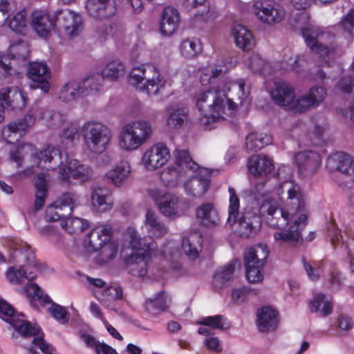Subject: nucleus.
Here are the masks:
<instances>
[{"instance_id": "f257e3e1", "label": "nucleus", "mask_w": 354, "mask_h": 354, "mask_svg": "<svg viewBox=\"0 0 354 354\" xmlns=\"http://www.w3.org/2000/svg\"><path fill=\"white\" fill-rule=\"evenodd\" d=\"M230 194L228 217L229 225H236L235 230L242 238L255 236L261 227V217L266 223L273 228L288 230L276 232L274 240L279 244H294L302 241L301 232L308 222V211L306 197L301 193L300 187L294 181L287 179L280 183L277 193L283 205L279 207L274 199L266 198L261 205L257 203L249 204L239 215L240 201L235 190L229 187Z\"/></svg>"}, {"instance_id": "f03ea898", "label": "nucleus", "mask_w": 354, "mask_h": 354, "mask_svg": "<svg viewBox=\"0 0 354 354\" xmlns=\"http://www.w3.org/2000/svg\"><path fill=\"white\" fill-rule=\"evenodd\" d=\"M250 92L246 80L239 78L198 93L196 106L201 113L200 124L205 129H214L217 123L232 115L247 100Z\"/></svg>"}, {"instance_id": "7ed1b4c3", "label": "nucleus", "mask_w": 354, "mask_h": 354, "mask_svg": "<svg viewBox=\"0 0 354 354\" xmlns=\"http://www.w3.org/2000/svg\"><path fill=\"white\" fill-rule=\"evenodd\" d=\"M326 94L324 87L315 86L308 93L296 97L294 86L285 81L276 82L270 93L277 105L293 113H303L318 107L324 101Z\"/></svg>"}, {"instance_id": "20e7f679", "label": "nucleus", "mask_w": 354, "mask_h": 354, "mask_svg": "<svg viewBox=\"0 0 354 354\" xmlns=\"http://www.w3.org/2000/svg\"><path fill=\"white\" fill-rule=\"evenodd\" d=\"M35 158L38 160V165L42 163L53 164L49 168L54 169L59 166V178L64 183H70V179L80 180L82 183L88 181L93 177L92 169L87 165L81 163L76 159H68L66 153L53 146H48L45 149L37 153Z\"/></svg>"}, {"instance_id": "39448f33", "label": "nucleus", "mask_w": 354, "mask_h": 354, "mask_svg": "<svg viewBox=\"0 0 354 354\" xmlns=\"http://www.w3.org/2000/svg\"><path fill=\"white\" fill-rule=\"evenodd\" d=\"M124 237L133 250V252L124 259L127 272L133 275L145 276L149 261L158 255L167 256L165 251L158 250L153 243H146L142 239L133 227H129L126 230Z\"/></svg>"}, {"instance_id": "423d86ee", "label": "nucleus", "mask_w": 354, "mask_h": 354, "mask_svg": "<svg viewBox=\"0 0 354 354\" xmlns=\"http://www.w3.org/2000/svg\"><path fill=\"white\" fill-rule=\"evenodd\" d=\"M129 82L138 91L149 97L164 94L169 85L167 80L160 74L153 64L133 66L129 74Z\"/></svg>"}, {"instance_id": "0eeeda50", "label": "nucleus", "mask_w": 354, "mask_h": 354, "mask_svg": "<svg viewBox=\"0 0 354 354\" xmlns=\"http://www.w3.org/2000/svg\"><path fill=\"white\" fill-rule=\"evenodd\" d=\"M149 122L140 119L130 122L121 128L118 138L119 147L124 151H133L145 144L152 135Z\"/></svg>"}, {"instance_id": "6e6552de", "label": "nucleus", "mask_w": 354, "mask_h": 354, "mask_svg": "<svg viewBox=\"0 0 354 354\" xmlns=\"http://www.w3.org/2000/svg\"><path fill=\"white\" fill-rule=\"evenodd\" d=\"M80 132L88 150L96 154L107 149L113 137L111 129L96 120L85 122L81 127Z\"/></svg>"}, {"instance_id": "1a4fd4ad", "label": "nucleus", "mask_w": 354, "mask_h": 354, "mask_svg": "<svg viewBox=\"0 0 354 354\" xmlns=\"http://www.w3.org/2000/svg\"><path fill=\"white\" fill-rule=\"evenodd\" d=\"M301 34L306 46L322 59H332L335 57V49L328 46L326 40H331L333 36L322 27L315 24H308L302 28Z\"/></svg>"}, {"instance_id": "9d476101", "label": "nucleus", "mask_w": 354, "mask_h": 354, "mask_svg": "<svg viewBox=\"0 0 354 354\" xmlns=\"http://www.w3.org/2000/svg\"><path fill=\"white\" fill-rule=\"evenodd\" d=\"M269 253L268 246L263 243L249 248L245 252V275L250 283H261L263 280V270Z\"/></svg>"}, {"instance_id": "9b49d317", "label": "nucleus", "mask_w": 354, "mask_h": 354, "mask_svg": "<svg viewBox=\"0 0 354 354\" xmlns=\"http://www.w3.org/2000/svg\"><path fill=\"white\" fill-rule=\"evenodd\" d=\"M149 196L154 201L160 212L165 217L176 218L182 216L188 209L189 205L178 196L156 189H150Z\"/></svg>"}, {"instance_id": "f8f14e48", "label": "nucleus", "mask_w": 354, "mask_h": 354, "mask_svg": "<svg viewBox=\"0 0 354 354\" xmlns=\"http://www.w3.org/2000/svg\"><path fill=\"white\" fill-rule=\"evenodd\" d=\"M175 156V165L165 168L160 176L162 183L169 187H175L178 185L186 169L195 171L198 167V165L192 160L187 151L176 150Z\"/></svg>"}, {"instance_id": "ddd939ff", "label": "nucleus", "mask_w": 354, "mask_h": 354, "mask_svg": "<svg viewBox=\"0 0 354 354\" xmlns=\"http://www.w3.org/2000/svg\"><path fill=\"white\" fill-rule=\"evenodd\" d=\"M44 108L34 105L24 116L15 122H10L2 131V135L8 143L13 144L34 125L36 120L43 118Z\"/></svg>"}, {"instance_id": "4468645a", "label": "nucleus", "mask_w": 354, "mask_h": 354, "mask_svg": "<svg viewBox=\"0 0 354 354\" xmlns=\"http://www.w3.org/2000/svg\"><path fill=\"white\" fill-rule=\"evenodd\" d=\"M20 317H23L24 315H17L13 307L0 298V318L9 323L15 330L24 337L39 335L41 329L38 325L26 321Z\"/></svg>"}, {"instance_id": "2eb2a0df", "label": "nucleus", "mask_w": 354, "mask_h": 354, "mask_svg": "<svg viewBox=\"0 0 354 354\" xmlns=\"http://www.w3.org/2000/svg\"><path fill=\"white\" fill-rule=\"evenodd\" d=\"M253 9L259 20L270 26L281 23L286 15L283 6L273 0H257L253 3Z\"/></svg>"}, {"instance_id": "dca6fc26", "label": "nucleus", "mask_w": 354, "mask_h": 354, "mask_svg": "<svg viewBox=\"0 0 354 354\" xmlns=\"http://www.w3.org/2000/svg\"><path fill=\"white\" fill-rule=\"evenodd\" d=\"M170 158L169 150L162 142L150 146L142 154L141 162L148 171H155L165 165Z\"/></svg>"}, {"instance_id": "f3484780", "label": "nucleus", "mask_w": 354, "mask_h": 354, "mask_svg": "<svg viewBox=\"0 0 354 354\" xmlns=\"http://www.w3.org/2000/svg\"><path fill=\"white\" fill-rule=\"evenodd\" d=\"M112 235L113 227L109 223H97L86 235L83 245L88 251H95L111 241Z\"/></svg>"}, {"instance_id": "a211bd4d", "label": "nucleus", "mask_w": 354, "mask_h": 354, "mask_svg": "<svg viewBox=\"0 0 354 354\" xmlns=\"http://www.w3.org/2000/svg\"><path fill=\"white\" fill-rule=\"evenodd\" d=\"M56 28L62 29L68 37L79 34L82 26L81 15L69 9L58 10L55 12Z\"/></svg>"}, {"instance_id": "6ab92c4d", "label": "nucleus", "mask_w": 354, "mask_h": 354, "mask_svg": "<svg viewBox=\"0 0 354 354\" xmlns=\"http://www.w3.org/2000/svg\"><path fill=\"white\" fill-rule=\"evenodd\" d=\"M194 171H197L196 175L185 182L184 189L187 195L201 198L209 187L211 171L207 168L199 167Z\"/></svg>"}, {"instance_id": "aec40b11", "label": "nucleus", "mask_w": 354, "mask_h": 354, "mask_svg": "<svg viewBox=\"0 0 354 354\" xmlns=\"http://www.w3.org/2000/svg\"><path fill=\"white\" fill-rule=\"evenodd\" d=\"M37 270L38 266L35 263V256L30 254L26 266L19 268L10 267L6 272V276L10 283L19 284L22 283L25 279L29 281L34 279Z\"/></svg>"}, {"instance_id": "412c9836", "label": "nucleus", "mask_w": 354, "mask_h": 354, "mask_svg": "<svg viewBox=\"0 0 354 354\" xmlns=\"http://www.w3.org/2000/svg\"><path fill=\"white\" fill-rule=\"evenodd\" d=\"M293 160L299 174L304 176L311 175L317 171L321 165L320 155L312 150H305L297 153Z\"/></svg>"}, {"instance_id": "4be33fe9", "label": "nucleus", "mask_w": 354, "mask_h": 354, "mask_svg": "<svg viewBox=\"0 0 354 354\" xmlns=\"http://www.w3.org/2000/svg\"><path fill=\"white\" fill-rule=\"evenodd\" d=\"M28 78L32 81L31 86L34 88H40L43 92H48L50 84V71L48 66L44 62H32L30 64Z\"/></svg>"}, {"instance_id": "5701e85b", "label": "nucleus", "mask_w": 354, "mask_h": 354, "mask_svg": "<svg viewBox=\"0 0 354 354\" xmlns=\"http://www.w3.org/2000/svg\"><path fill=\"white\" fill-rule=\"evenodd\" d=\"M232 66V64L227 59L216 60V62L201 68L200 82L204 86L215 83L217 79L227 73Z\"/></svg>"}, {"instance_id": "b1692460", "label": "nucleus", "mask_w": 354, "mask_h": 354, "mask_svg": "<svg viewBox=\"0 0 354 354\" xmlns=\"http://www.w3.org/2000/svg\"><path fill=\"white\" fill-rule=\"evenodd\" d=\"M31 24L38 35L47 37L53 28H56L55 16L51 17L44 10H35L32 12Z\"/></svg>"}, {"instance_id": "393cba45", "label": "nucleus", "mask_w": 354, "mask_h": 354, "mask_svg": "<svg viewBox=\"0 0 354 354\" xmlns=\"http://www.w3.org/2000/svg\"><path fill=\"white\" fill-rule=\"evenodd\" d=\"M166 112L167 115L166 124L171 129L180 128L188 120L189 109L183 103L169 105Z\"/></svg>"}, {"instance_id": "a878e982", "label": "nucleus", "mask_w": 354, "mask_h": 354, "mask_svg": "<svg viewBox=\"0 0 354 354\" xmlns=\"http://www.w3.org/2000/svg\"><path fill=\"white\" fill-rule=\"evenodd\" d=\"M230 35L236 46L243 50H251L256 45V38L252 30L241 24L234 25Z\"/></svg>"}, {"instance_id": "bb28decb", "label": "nucleus", "mask_w": 354, "mask_h": 354, "mask_svg": "<svg viewBox=\"0 0 354 354\" xmlns=\"http://www.w3.org/2000/svg\"><path fill=\"white\" fill-rule=\"evenodd\" d=\"M91 203L93 208L98 212L110 211L114 205L112 192L104 187L94 189L91 193Z\"/></svg>"}, {"instance_id": "cd10ccee", "label": "nucleus", "mask_w": 354, "mask_h": 354, "mask_svg": "<svg viewBox=\"0 0 354 354\" xmlns=\"http://www.w3.org/2000/svg\"><path fill=\"white\" fill-rule=\"evenodd\" d=\"M86 8L93 18H106L116 12V6L113 0H87Z\"/></svg>"}, {"instance_id": "c85d7f7f", "label": "nucleus", "mask_w": 354, "mask_h": 354, "mask_svg": "<svg viewBox=\"0 0 354 354\" xmlns=\"http://www.w3.org/2000/svg\"><path fill=\"white\" fill-rule=\"evenodd\" d=\"M131 174V165L127 160H120L105 174V178L116 187H122L128 180Z\"/></svg>"}, {"instance_id": "c756f323", "label": "nucleus", "mask_w": 354, "mask_h": 354, "mask_svg": "<svg viewBox=\"0 0 354 354\" xmlns=\"http://www.w3.org/2000/svg\"><path fill=\"white\" fill-rule=\"evenodd\" d=\"M182 6L187 11L201 6L203 8L201 12H197L192 18L194 26H196L198 23H207L216 18L215 13L211 12L209 6L206 5V0H184Z\"/></svg>"}, {"instance_id": "7c9ffc66", "label": "nucleus", "mask_w": 354, "mask_h": 354, "mask_svg": "<svg viewBox=\"0 0 354 354\" xmlns=\"http://www.w3.org/2000/svg\"><path fill=\"white\" fill-rule=\"evenodd\" d=\"M180 23L178 11L173 7H166L161 15L160 30L162 35L169 36L176 32Z\"/></svg>"}, {"instance_id": "2f4dec72", "label": "nucleus", "mask_w": 354, "mask_h": 354, "mask_svg": "<svg viewBox=\"0 0 354 354\" xmlns=\"http://www.w3.org/2000/svg\"><path fill=\"white\" fill-rule=\"evenodd\" d=\"M326 167L330 171H338L344 174L354 171L353 158L344 152H336L330 155L326 160Z\"/></svg>"}, {"instance_id": "473e14b6", "label": "nucleus", "mask_w": 354, "mask_h": 354, "mask_svg": "<svg viewBox=\"0 0 354 354\" xmlns=\"http://www.w3.org/2000/svg\"><path fill=\"white\" fill-rule=\"evenodd\" d=\"M196 217L199 223L206 227H215L220 223L217 209L212 203H204L196 209Z\"/></svg>"}, {"instance_id": "72a5a7b5", "label": "nucleus", "mask_w": 354, "mask_h": 354, "mask_svg": "<svg viewBox=\"0 0 354 354\" xmlns=\"http://www.w3.org/2000/svg\"><path fill=\"white\" fill-rule=\"evenodd\" d=\"M278 323L277 313L270 307H263L258 310L257 324L260 332L273 331L277 328Z\"/></svg>"}, {"instance_id": "f704fd0d", "label": "nucleus", "mask_w": 354, "mask_h": 354, "mask_svg": "<svg viewBox=\"0 0 354 354\" xmlns=\"http://www.w3.org/2000/svg\"><path fill=\"white\" fill-rule=\"evenodd\" d=\"M144 224L151 237L161 238L169 232L167 226L150 209L146 212Z\"/></svg>"}, {"instance_id": "c9c22d12", "label": "nucleus", "mask_w": 354, "mask_h": 354, "mask_svg": "<svg viewBox=\"0 0 354 354\" xmlns=\"http://www.w3.org/2000/svg\"><path fill=\"white\" fill-rule=\"evenodd\" d=\"M248 167L250 171L255 176H260L270 173L273 169L272 160L265 155L258 154L250 157Z\"/></svg>"}, {"instance_id": "e433bc0d", "label": "nucleus", "mask_w": 354, "mask_h": 354, "mask_svg": "<svg viewBox=\"0 0 354 354\" xmlns=\"http://www.w3.org/2000/svg\"><path fill=\"white\" fill-rule=\"evenodd\" d=\"M2 103L5 102L12 109H24L28 102L24 93L17 87L8 88L6 91L0 94Z\"/></svg>"}, {"instance_id": "4c0bfd02", "label": "nucleus", "mask_w": 354, "mask_h": 354, "mask_svg": "<svg viewBox=\"0 0 354 354\" xmlns=\"http://www.w3.org/2000/svg\"><path fill=\"white\" fill-rule=\"evenodd\" d=\"M171 301V297L164 290L156 294L153 299L145 301V308L152 315L155 316L165 311Z\"/></svg>"}, {"instance_id": "58836bf2", "label": "nucleus", "mask_w": 354, "mask_h": 354, "mask_svg": "<svg viewBox=\"0 0 354 354\" xmlns=\"http://www.w3.org/2000/svg\"><path fill=\"white\" fill-rule=\"evenodd\" d=\"M203 237L200 232H190L183 239L182 248L185 253L192 259L198 257L202 249Z\"/></svg>"}, {"instance_id": "ea45409f", "label": "nucleus", "mask_w": 354, "mask_h": 354, "mask_svg": "<svg viewBox=\"0 0 354 354\" xmlns=\"http://www.w3.org/2000/svg\"><path fill=\"white\" fill-rule=\"evenodd\" d=\"M84 96L78 81L71 80L65 83L59 89L58 98L64 102H70Z\"/></svg>"}, {"instance_id": "a19ab883", "label": "nucleus", "mask_w": 354, "mask_h": 354, "mask_svg": "<svg viewBox=\"0 0 354 354\" xmlns=\"http://www.w3.org/2000/svg\"><path fill=\"white\" fill-rule=\"evenodd\" d=\"M272 142V138L268 133L252 132L246 137L245 147L249 151H257Z\"/></svg>"}, {"instance_id": "79ce46f5", "label": "nucleus", "mask_w": 354, "mask_h": 354, "mask_svg": "<svg viewBox=\"0 0 354 354\" xmlns=\"http://www.w3.org/2000/svg\"><path fill=\"white\" fill-rule=\"evenodd\" d=\"M247 66L252 73L264 76L270 75L274 71L270 64L258 54H253L249 57Z\"/></svg>"}, {"instance_id": "37998d69", "label": "nucleus", "mask_w": 354, "mask_h": 354, "mask_svg": "<svg viewBox=\"0 0 354 354\" xmlns=\"http://www.w3.org/2000/svg\"><path fill=\"white\" fill-rule=\"evenodd\" d=\"M310 310L318 313L322 316H326L331 313L333 304L330 296L323 294L315 295L313 300L310 303Z\"/></svg>"}, {"instance_id": "c03bdc74", "label": "nucleus", "mask_w": 354, "mask_h": 354, "mask_svg": "<svg viewBox=\"0 0 354 354\" xmlns=\"http://www.w3.org/2000/svg\"><path fill=\"white\" fill-rule=\"evenodd\" d=\"M103 77L99 74H93L80 81V85L84 95H88L98 92L102 87Z\"/></svg>"}, {"instance_id": "a18cd8bd", "label": "nucleus", "mask_w": 354, "mask_h": 354, "mask_svg": "<svg viewBox=\"0 0 354 354\" xmlns=\"http://www.w3.org/2000/svg\"><path fill=\"white\" fill-rule=\"evenodd\" d=\"M53 203L57 208L59 209V212L70 215L73 208L78 205V196L73 193H64Z\"/></svg>"}, {"instance_id": "49530a36", "label": "nucleus", "mask_w": 354, "mask_h": 354, "mask_svg": "<svg viewBox=\"0 0 354 354\" xmlns=\"http://www.w3.org/2000/svg\"><path fill=\"white\" fill-rule=\"evenodd\" d=\"M46 311L57 322L61 324H66L69 321L70 314L67 309L58 304L55 303L50 298L49 301L44 304Z\"/></svg>"}, {"instance_id": "de8ad7c7", "label": "nucleus", "mask_w": 354, "mask_h": 354, "mask_svg": "<svg viewBox=\"0 0 354 354\" xmlns=\"http://www.w3.org/2000/svg\"><path fill=\"white\" fill-rule=\"evenodd\" d=\"M35 210L40 209L44 205L48 191V181L44 174H39L35 181Z\"/></svg>"}, {"instance_id": "09e8293b", "label": "nucleus", "mask_w": 354, "mask_h": 354, "mask_svg": "<svg viewBox=\"0 0 354 354\" xmlns=\"http://www.w3.org/2000/svg\"><path fill=\"white\" fill-rule=\"evenodd\" d=\"M335 241L337 242L342 241L345 244L348 251V255L351 259L350 267L353 272H354V237L351 233L346 232H339L335 233L331 238V241L334 244Z\"/></svg>"}, {"instance_id": "8fccbe9b", "label": "nucleus", "mask_w": 354, "mask_h": 354, "mask_svg": "<svg viewBox=\"0 0 354 354\" xmlns=\"http://www.w3.org/2000/svg\"><path fill=\"white\" fill-rule=\"evenodd\" d=\"M125 66L124 64L118 59H114L106 65L101 75L104 79L107 78L111 81H115L123 76Z\"/></svg>"}, {"instance_id": "3c124183", "label": "nucleus", "mask_w": 354, "mask_h": 354, "mask_svg": "<svg viewBox=\"0 0 354 354\" xmlns=\"http://www.w3.org/2000/svg\"><path fill=\"white\" fill-rule=\"evenodd\" d=\"M180 52L185 58H194L202 52L201 43L197 39H185L180 45Z\"/></svg>"}, {"instance_id": "603ef678", "label": "nucleus", "mask_w": 354, "mask_h": 354, "mask_svg": "<svg viewBox=\"0 0 354 354\" xmlns=\"http://www.w3.org/2000/svg\"><path fill=\"white\" fill-rule=\"evenodd\" d=\"M26 16V11L23 9L15 14L12 18L7 19L10 29L18 34H25L27 30Z\"/></svg>"}, {"instance_id": "864d4df0", "label": "nucleus", "mask_w": 354, "mask_h": 354, "mask_svg": "<svg viewBox=\"0 0 354 354\" xmlns=\"http://www.w3.org/2000/svg\"><path fill=\"white\" fill-rule=\"evenodd\" d=\"M234 263L232 261L218 270L214 276L213 282L215 286L222 288L232 278L234 272Z\"/></svg>"}, {"instance_id": "5fc2aeb1", "label": "nucleus", "mask_w": 354, "mask_h": 354, "mask_svg": "<svg viewBox=\"0 0 354 354\" xmlns=\"http://www.w3.org/2000/svg\"><path fill=\"white\" fill-rule=\"evenodd\" d=\"M95 297L102 301L104 305L109 308L108 302L121 299L122 298V291L119 286H109L103 290L98 295H95Z\"/></svg>"}, {"instance_id": "6e6d98bb", "label": "nucleus", "mask_w": 354, "mask_h": 354, "mask_svg": "<svg viewBox=\"0 0 354 354\" xmlns=\"http://www.w3.org/2000/svg\"><path fill=\"white\" fill-rule=\"evenodd\" d=\"M62 227L68 233L82 232L88 226L86 221L78 217L66 218L61 221Z\"/></svg>"}, {"instance_id": "4d7b16f0", "label": "nucleus", "mask_w": 354, "mask_h": 354, "mask_svg": "<svg viewBox=\"0 0 354 354\" xmlns=\"http://www.w3.org/2000/svg\"><path fill=\"white\" fill-rule=\"evenodd\" d=\"M24 291L31 302L37 301L44 306L49 301V296L45 295L43 290L35 283H30L26 285Z\"/></svg>"}, {"instance_id": "13d9d810", "label": "nucleus", "mask_w": 354, "mask_h": 354, "mask_svg": "<svg viewBox=\"0 0 354 354\" xmlns=\"http://www.w3.org/2000/svg\"><path fill=\"white\" fill-rule=\"evenodd\" d=\"M200 324L214 329L225 330L230 327V322L223 315H217L202 318Z\"/></svg>"}, {"instance_id": "bf43d9fd", "label": "nucleus", "mask_w": 354, "mask_h": 354, "mask_svg": "<svg viewBox=\"0 0 354 354\" xmlns=\"http://www.w3.org/2000/svg\"><path fill=\"white\" fill-rule=\"evenodd\" d=\"M97 261L100 263H106L113 260L117 255L118 245L114 241H109L101 248Z\"/></svg>"}, {"instance_id": "052dcab7", "label": "nucleus", "mask_w": 354, "mask_h": 354, "mask_svg": "<svg viewBox=\"0 0 354 354\" xmlns=\"http://www.w3.org/2000/svg\"><path fill=\"white\" fill-rule=\"evenodd\" d=\"M78 129L75 124H69L64 128L60 134V140L63 148H70L73 145L75 136H77Z\"/></svg>"}, {"instance_id": "680f3d73", "label": "nucleus", "mask_w": 354, "mask_h": 354, "mask_svg": "<svg viewBox=\"0 0 354 354\" xmlns=\"http://www.w3.org/2000/svg\"><path fill=\"white\" fill-rule=\"evenodd\" d=\"M8 50L9 55L19 59H25L29 53L27 44L22 40H18L17 42L11 44Z\"/></svg>"}, {"instance_id": "e2e57ef3", "label": "nucleus", "mask_w": 354, "mask_h": 354, "mask_svg": "<svg viewBox=\"0 0 354 354\" xmlns=\"http://www.w3.org/2000/svg\"><path fill=\"white\" fill-rule=\"evenodd\" d=\"M327 127L326 120L323 118L313 119L310 122L309 136L313 138L319 139L322 137Z\"/></svg>"}, {"instance_id": "0e129e2a", "label": "nucleus", "mask_w": 354, "mask_h": 354, "mask_svg": "<svg viewBox=\"0 0 354 354\" xmlns=\"http://www.w3.org/2000/svg\"><path fill=\"white\" fill-rule=\"evenodd\" d=\"M44 118L47 122V125L50 128L59 127L64 121V116L59 112L50 111L44 109Z\"/></svg>"}, {"instance_id": "69168bd1", "label": "nucleus", "mask_w": 354, "mask_h": 354, "mask_svg": "<svg viewBox=\"0 0 354 354\" xmlns=\"http://www.w3.org/2000/svg\"><path fill=\"white\" fill-rule=\"evenodd\" d=\"M342 30L351 36H354V9L344 15L339 23Z\"/></svg>"}, {"instance_id": "338daca9", "label": "nucleus", "mask_w": 354, "mask_h": 354, "mask_svg": "<svg viewBox=\"0 0 354 354\" xmlns=\"http://www.w3.org/2000/svg\"><path fill=\"white\" fill-rule=\"evenodd\" d=\"M66 216L65 212H59V209L57 208L53 203L46 208L45 218L48 222L56 221L59 219L63 221Z\"/></svg>"}, {"instance_id": "774afa93", "label": "nucleus", "mask_w": 354, "mask_h": 354, "mask_svg": "<svg viewBox=\"0 0 354 354\" xmlns=\"http://www.w3.org/2000/svg\"><path fill=\"white\" fill-rule=\"evenodd\" d=\"M336 88L344 93H353L354 95V77H343L336 85Z\"/></svg>"}]
</instances>
